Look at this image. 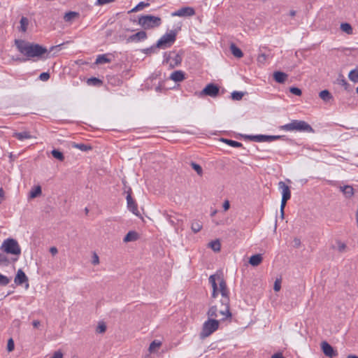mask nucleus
<instances>
[{
  "instance_id": "1",
  "label": "nucleus",
  "mask_w": 358,
  "mask_h": 358,
  "mask_svg": "<svg viewBox=\"0 0 358 358\" xmlns=\"http://www.w3.org/2000/svg\"><path fill=\"white\" fill-rule=\"evenodd\" d=\"M15 45L17 50L26 57L24 59H18L20 62H26L34 57H42L44 54L48 52V50L45 47L21 39H15Z\"/></svg>"
},
{
  "instance_id": "2",
  "label": "nucleus",
  "mask_w": 358,
  "mask_h": 358,
  "mask_svg": "<svg viewBox=\"0 0 358 358\" xmlns=\"http://www.w3.org/2000/svg\"><path fill=\"white\" fill-rule=\"evenodd\" d=\"M217 281L220 286L219 289L222 295L220 303L221 306H224V308L220 310V313L222 315V320H224L228 317H231V313L229 309V291L226 282L222 278L218 277Z\"/></svg>"
},
{
  "instance_id": "3",
  "label": "nucleus",
  "mask_w": 358,
  "mask_h": 358,
  "mask_svg": "<svg viewBox=\"0 0 358 358\" xmlns=\"http://www.w3.org/2000/svg\"><path fill=\"white\" fill-rule=\"evenodd\" d=\"M280 129L284 131H300V132H307V133H313L314 132V129L313 127L306 122L303 120H292L291 122L288 124H285L280 127Z\"/></svg>"
},
{
  "instance_id": "4",
  "label": "nucleus",
  "mask_w": 358,
  "mask_h": 358,
  "mask_svg": "<svg viewBox=\"0 0 358 358\" xmlns=\"http://www.w3.org/2000/svg\"><path fill=\"white\" fill-rule=\"evenodd\" d=\"M138 23L144 29H150L159 27L162 24V19L159 17L145 15L138 17Z\"/></svg>"
},
{
  "instance_id": "5",
  "label": "nucleus",
  "mask_w": 358,
  "mask_h": 358,
  "mask_svg": "<svg viewBox=\"0 0 358 358\" xmlns=\"http://www.w3.org/2000/svg\"><path fill=\"white\" fill-rule=\"evenodd\" d=\"M1 249L7 254L19 256L21 254V248L17 241L13 238L6 239L1 246Z\"/></svg>"
},
{
  "instance_id": "6",
  "label": "nucleus",
  "mask_w": 358,
  "mask_h": 358,
  "mask_svg": "<svg viewBox=\"0 0 358 358\" xmlns=\"http://www.w3.org/2000/svg\"><path fill=\"white\" fill-rule=\"evenodd\" d=\"M219 327V321L211 317L206 321L202 327L200 337L205 338L215 331Z\"/></svg>"
},
{
  "instance_id": "7",
  "label": "nucleus",
  "mask_w": 358,
  "mask_h": 358,
  "mask_svg": "<svg viewBox=\"0 0 358 358\" xmlns=\"http://www.w3.org/2000/svg\"><path fill=\"white\" fill-rule=\"evenodd\" d=\"M176 31L175 30L170 31L163 35L157 42L155 47L159 48H166L170 47L176 39Z\"/></svg>"
},
{
  "instance_id": "8",
  "label": "nucleus",
  "mask_w": 358,
  "mask_h": 358,
  "mask_svg": "<svg viewBox=\"0 0 358 358\" xmlns=\"http://www.w3.org/2000/svg\"><path fill=\"white\" fill-rule=\"evenodd\" d=\"M164 63L169 64L171 68L179 66L182 62V55L175 51L169 52H164Z\"/></svg>"
},
{
  "instance_id": "9",
  "label": "nucleus",
  "mask_w": 358,
  "mask_h": 358,
  "mask_svg": "<svg viewBox=\"0 0 358 358\" xmlns=\"http://www.w3.org/2000/svg\"><path fill=\"white\" fill-rule=\"evenodd\" d=\"M282 136H273V135H245V138L249 139L255 142H271L278 139L282 138Z\"/></svg>"
},
{
  "instance_id": "10",
  "label": "nucleus",
  "mask_w": 358,
  "mask_h": 358,
  "mask_svg": "<svg viewBox=\"0 0 358 358\" xmlns=\"http://www.w3.org/2000/svg\"><path fill=\"white\" fill-rule=\"evenodd\" d=\"M164 215L168 222L176 228V231H178L179 228H180L181 230L183 229L182 224L184 220L181 215L177 213H174V215L164 213Z\"/></svg>"
},
{
  "instance_id": "11",
  "label": "nucleus",
  "mask_w": 358,
  "mask_h": 358,
  "mask_svg": "<svg viewBox=\"0 0 358 358\" xmlns=\"http://www.w3.org/2000/svg\"><path fill=\"white\" fill-rule=\"evenodd\" d=\"M126 192H127L126 199H127V208L129 209V210H130L134 215H139L140 213H139V211L138 209L137 203H136V201L131 196V194H132L131 189L130 187H129L128 190Z\"/></svg>"
},
{
  "instance_id": "12",
  "label": "nucleus",
  "mask_w": 358,
  "mask_h": 358,
  "mask_svg": "<svg viewBox=\"0 0 358 358\" xmlns=\"http://www.w3.org/2000/svg\"><path fill=\"white\" fill-rule=\"evenodd\" d=\"M220 92V87L214 84H208L200 92V96H209L210 97H216Z\"/></svg>"
},
{
  "instance_id": "13",
  "label": "nucleus",
  "mask_w": 358,
  "mask_h": 358,
  "mask_svg": "<svg viewBox=\"0 0 358 358\" xmlns=\"http://www.w3.org/2000/svg\"><path fill=\"white\" fill-rule=\"evenodd\" d=\"M195 14V10L192 7H182L175 12L171 13V15L175 17H191Z\"/></svg>"
},
{
  "instance_id": "14",
  "label": "nucleus",
  "mask_w": 358,
  "mask_h": 358,
  "mask_svg": "<svg viewBox=\"0 0 358 358\" xmlns=\"http://www.w3.org/2000/svg\"><path fill=\"white\" fill-rule=\"evenodd\" d=\"M321 348L324 355L328 357L332 358L338 355L337 351L327 341L321 343Z\"/></svg>"
},
{
  "instance_id": "15",
  "label": "nucleus",
  "mask_w": 358,
  "mask_h": 358,
  "mask_svg": "<svg viewBox=\"0 0 358 358\" xmlns=\"http://www.w3.org/2000/svg\"><path fill=\"white\" fill-rule=\"evenodd\" d=\"M14 282L17 285H22L24 283H27L26 287H29L28 278L22 269H19L15 277Z\"/></svg>"
},
{
  "instance_id": "16",
  "label": "nucleus",
  "mask_w": 358,
  "mask_h": 358,
  "mask_svg": "<svg viewBox=\"0 0 358 358\" xmlns=\"http://www.w3.org/2000/svg\"><path fill=\"white\" fill-rule=\"evenodd\" d=\"M147 38V34L145 31H140L137 33L132 34L127 38V43L135 42L138 43L144 41Z\"/></svg>"
},
{
  "instance_id": "17",
  "label": "nucleus",
  "mask_w": 358,
  "mask_h": 358,
  "mask_svg": "<svg viewBox=\"0 0 358 358\" xmlns=\"http://www.w3.org/2000/svg\"><path fill=\"white\" fill-rule=\"evenodd\" d=\"M278 187L282 190V198L289 200L291 197V191L289 187L283 181L278 182Z\"/></svg>"
},
{
  "instance_id": "18",
  "label": "nucleus",
  "mask_w": 358,
  "mask_h": 358,
  "mask_svg": "<svg viewBox=\"0 0 358 358\" xmlns=\"http://www.w3.org/2000/svg\"><path fill=\"white\" fill-rule=\"evenodd\" d=\"M185 75L183 71H182L180 70L175 71L171 74L170 79L176 83L181 82L183 80H185Z\"/></svg>"
},
{
  "instance_id": "19",
  "label": "nucleus",
  "mask_w": 358,
  "mask_h": 358,
  "mask_svg": "<svg viewBox=\"0 0 358 358\" xmlns=\"http://www.w3.org/2000/svg\"><path fill=\"white\" fill-rule=\"evenodd\" d=\"M287 77V74L282 71H275L273 73V78L275 81L280 84L284 83Z\"/></svg>"
},
{
  "instance_id": "20",
  "label": "nucleus",
  "mask_w": 358,
  "mask_h": 358,
  "mask_svg": "<svg viewBox=\"0 0 358 358\" xmlns=\"http://www.w3.org/2000/svg\"><path fill=\"white\" fill-rule=\"evenodd\" d=\"M13 136L18 139L19 141H24L25 139H29L32 136L30 134L29 131H24L22 132H15L13 134Z\"/></svg>"
},
{
  "instance_id": "21",
  "label": "nucleus",
  "mask_w": 358,
  "mask_h": 358,
  "mask_svg": "<svg viewBox=\"0 0 358 358\" xmlns=\"http://www.w3.org/2000/svg\"><path fill=\"white\" fill-rule=\"evenodd\" d=\"M263 260L262 256L261 254H257L252 255L249 259V263L253 266H257L259 265Z\"/></svg>"
},
{
  "instance_id": "22",
  "label": "nucleus",
  "mask_w": 358,
  "mask_h": 358,
  "mask_svg": "<svg viewBox=\"0 0 358 358\" xmlns=\"http://www.w3.org/2000/svg\"><path fill=\"white\" fill-rule=\"evenodd\" d=\"M222 309L224 308L223 306H222ZM221 310V308L220 310L217 309V307L216 306H211L208 313H207V315L208 317H211V318H214V317H217L219 316V315H220L221 316H222L220 313V310Z\"/></svg>"
},
{
  "instance_id": "23",
  "label": "nucleus",
  "mask_w": 358,
  "mask_h": 358,
  "mask_svg": "<svg viewBox=\"0 0 358 358\" xmlns=\"http://www.w3.org/2000/svg\"><path fill=\"white\" fill-rule=\"evenodd\" d=\"M340 189L347 198H350L354 195V189L350 185H345L341 187Z\"/></svg>"
},
{
  "instance_id": "24",
  "label": "nucleus",
  "mask_w": 358,
  "mask_h": 358,
  "mask_svg": "<svg viewBox=\"0 0 358 358\" xmlns=\"http://www.w3.org/2000/svg\"><path fill=\"white\" fill-rule=\"evenodd\" d=\"M230 50L232 55L237 58H241L243 56L242 50L239 48H238L234 43L231 44Z\"/></svg>"
},
{
  "instance_id": "25",
  "label": "nucleus",
  "mask_w": 358,
  "mask_h": 358,
  "mask_svg": "<svg viewBox=\"0 0 358 358\" xmlns=\"http://www.w3.org/2000/svg\"><path fill=\"white\" fill-rule=\"evenodd\" d=\"M138 238V234L134 231H129L127 235L124 236L123 241L125 243L134 241Z\"/></svg>"
},
{
  "instance_id": "26",
  "label": "nucleus",
  "mask_w": 358,
  "mask_h": 358,
  "mask_svg": "<svg viewBox=\"0 0 358 358\" xmlns=\"http://www.w3.org/2000/svg\"><path fill=\"white\" fill-rule=\"evenodd\" d=\"M319 96L325 102H328L333 99L331 94L327 90L321 91L319 94Z\"/></svg>"
},
{
  "instance_id": "27",
  "label": "nucleus",
  "mask_w": 358,
  "mask_h": 358,
  "mask_svg": "<svg viewBox=\"0 0 358 358\" xmlns=\"http://www.w3.org/2000/svg\"><path fill=\"white\" fill-rule=\"evenodd\" d=\"M42 193L41 187L40 185L36 186L32 188L29 192V198L34 199L40 196Z\"/></svg>"
},
{
  "instance_id": "28",
  "label": "nucleus",
  "mask_w": 358,
  "mask_h": 358,
  "mask_svg": "<svg viewBox=\"0 0 358 358\" xmlns=\"http://www.w3.org/2000/svg\"><path fill=\"white\" fill-rule=\"evenodd\" d=\"M221 141L224 143H225L227 145L234 147V148H241L243 147V144L240 142L227 139V138H222Z\"/></svg>"
},
{
  "instance_id": "29",
  "label": "nucleus",
  "mask_w": 358,
  "mask_h": 358,
  "mask_svg": "<svg viewBox=\"0 0 358 358\" xmlns=\"http://www.w3.org/2000/svg\"><path fill=\"white\" fill-rule=\"evenodd\" d=\"M73 148L79 149L80 150L83 151V152L91 150L92 149V148L90 145L84 144V143H74L73 144Z\"/></svg>"
},
{
  "instance_id": "30",
  "label": "nucleus",
  "mask_w": 358,
  "mask_h": 358,
  "mask_svg": "<svg viewBox=\"0 0 358 358\" xmlns=\"http://www.w3.org/2000/svg\"><path fill=\"white\" fill-rule=\"evenodd\" d=\"M338 83L343 86L345 90L348 92H350L352 90V86L347 82V80L342 76L341 78L338 79Z\"/></svg>"
},
{
  "instance_id": "31",
  "label": "nucleus",
  "mask_w": 358,
  "mask_h": 358,
  "mask_svg": "<svg viewBox=\"0 0 358 358\" xmlns=\"http://www.w3.org/2000/svg\"><path fill=\"white\" fill-rule=\"evenodd\" d=\"M348 78L353 83H358V68L352 69L348 74Z\"/></svg>"
},
{
  "instance_id": "32",
  "label": "nucleus",
  "mask_w": 358,
  "mask_h": 358,
  "mask_svg": "<svg viewBox=\"0 0 358 358\" xmlns=\"http://www.w3.org/2000/svg\"><path fill=\"white\" fill-rule=\"evenodd\" d=\"M191 229L194 233L200 231L202 229V224L199 220H194L191 224Z\"/></svg>"
},
{
  "instance_id": "33",
  "label": "nucleus",
  "mask_w": 358,
  "mask_h": 358,
  "mask_svg": "<svg viewBox=\"0 0 358 358\" xmlns=\"http://www.w3.org/2000/svg\"><path fill=\"white\" fill-rule=\"evenodd\" d=\"M79 15V13L74 11H69L66 13L64 16V20L65 22H71L72 21L75 17H78Z\"/></svg>"
},
{
  "instance_id": "34",
  "label": "nucleus",
  "mask_w": 358,
  "mask_h": 358,
  "mask_svg": "<svg viewBox=\"0 0 358 358\" xmlns=\"http://www.w3.org/2000/svg\"><path fill=\"white\" fill-rule=\"evenodd\" d=\"M110 62H111V59L108 58L106 55H100L96 59L95 63L97 64H100L110 63Z\"/></svg>"
},
{
  "instance_id": "35",
  "label": "nucleus",
  "mask_w": 358,
  "mask_h": 358,
  "mask_svg": "<svg viewBox=\"0 0 358 358\" xmlns=\"http://www.w3.org/2000/svg\"><path fill=\"white\" fill-rule=\"evenodd\" d=\"M10 264L8 256L4 253H0V266H7Z\"/></svg>"
},
{
  "instance_id": "36",
  "label": "nucleus",
  "mask_w": 358,
  "mask_h": 358,
  "mask_svg": "<svg viewBox=\"0 0 358 358\" xmlns=\"http://www.w3.org/2000/svg\"><path fill=\"white\" fill-rule=\"evenodd\" d=\"M341 29L343 32L347 33L348 34H352V27L348 22L341 23Z\"/></svg>"
},
{
  "instance_id": "37",
  "label": "nucleus",
  "mask_w": 358,
  "mask_h": 358,
  "mask_svg": "<svg viewBox=\"0 0 358 358\" xmlns=\"http://www.w3.org/2000/svg\"><path fill=\"white\" fill-rule=\"evenodd\" d=\"M209 247L215 252H219L221 248L220 243L218 240L213 241L209 243Z\"/></svg>"
},
{
  "instance_id": "38",
  "label": "nucleus",
  "mask_w": 358,
  "mask_h": 358,
  "mask_svg": "<svg viewBox=\"0 0 358 358\" xmlns=\"http://www.w3.org/2000/svg\"><path fill=\"white\" fill-rule=\"evenodd\" d=\"M20 30L22 32H25L27 29V27L29 24V20L26 17H22L20 21Z\"/></svg>"
},
{
  "instance_id": "39",
  "label": "nucleus",
  "mask_w": 358,
  "mask_h": 358,
  "mask_svg": "<svg viewBox=\"0 0 358 358\" xmlns=\"http://www.w3.org/2000/svg\"><path fill=\"white\" fill-rule=\"evenodd\" d=\"M51 153H52V155L53 156V157H55V159H57L61 162L64 161V154L62 152H60L59 150L54 149L52 150Z\"/></svg>"
},
{
  "instance_id": "40",
  "label": "nucleus",
  "mask_w": 358,
  "mask_h": 358,
  "mask_svg": "<svg viewBox=\"0 0 358 358\" xmlns=\"http://www.w3.org/2000/svg\"><path fill=\"white\" fill-rule=\"evenodd\" d=\"M244 94L243 92L234 91L231 94V97L234 101H239L242 99Z\"/></svg>"
},
{
  "instance_id": "41",
  "label": "nucleus",
  "mask_w": 358,
  "mask_h": 358,
  "mask_svg": "<svg viewBox=\"0 0 358 358\" xmlns=\"http://www.w3.org/2000/svg\"><path fill=\"white\" fill-rule=\"evenodd\" d=\"M190 165H191L192 168L197 173V174L199 176H201L203 175V169L199 164H198L194 162H192L190 163Z\"/></svg>"
},
{
  "instance_id": "42",
  "label": "nucleus",
  "mask_w": 358,
  "mask_h": 358,
  "mask_svg": "<svg viewBox=\"0 0 358 358\" xmlns=\"http://www.w3.org/2000/svg\"><path fill=\"white\" fill-rule=\"evenodd\" d=\"M150 6L149 3H145L143 1L140 2L138 3L131 10V12H137L141 10H142L145 7H148Z\"/></svg>"
},
{
  "instance_id": "43",
  "label": "nucleus",
  "mask_w": 358,
  "mask_h": 358,
  "mask_svg": "<svg viewBox=\"0 0 358 358\" xmlns=\"http://www.w3.org/2000/svg\"><path fill=\"white\" fill-rule=\"evenodd\" d=\"M10 282V278L0 273V286H6Z\"/></svg>"
},
{
  "instance_id": "44",
  "label": "nucleus",
  "mask_w": 358,
  "mask_h": 358,
  "mask_svg": "<svg viewBox=\"0 0 358 358\" xmlns=\"http://www.w3.org/2000/svg\"><path fill=\"white\" fill-rule=\"evenodd\" d=\"M87 83L88 84H92L93 85H99L102 83V81L97 78L93 77L88 79Z\"/></svg>"
},
{
  "instance_id": "45",
  "label": "nucleus",
  "mask_w": 358,
  "mask_h": 358,
  "mask_svg": "<svg viewBox=\"0 0 358 358\" xmlns=\"http://www.w3.org/2000/svg\"><path fill=\"white\" fill-rule=\"evenodd\" d=\"M161 345V342L159 341H152L150 345V347H149V350L150 352H152L153 350H155L156 348H159Z\"/></svg>"
},
{
  "instance_id": "46",
  "label": "nucleus",
  "mask_w": 358,
  "mask_h": 358,
  "mask_svg": "<svg viewBox=\"0 0 358 358\" xmlns=\"http://www.w3.org/2000/svg\"><path fill=\"white\" fill-rule=\"evenodd\" d=\"M106 331V325L103 322L99 323L96 332L99 334L104 333Z\"/></svg>"
},
{
  "instance_id": "47",
  "label": "nucleus",
  "mask_w": 358,
  "mask_h": 358,
  "mask_svg": "<svg viewBox=\"0 0 358 358\" xmlns=\"http://www.w3.org/2000/svg\"><path fill=\"white\" fill-rule=\"evenodd\" d=\"M289 92L292 94H294L296 96H301V94H302L301 90L299 88L296 87H290L289 88Z\"/></svg>"
},
{
  "instance_id": "48",
  "label": "nucleus",
  "mask_w": 358,
  "mask_h": 358,
  "mask_svg": "<svg viewBox=\"0 0 358 358\" xmlns=\"http://www.w3.org/2000/svg\"><path fill=\"white\" fill-rule=\"evenodd\" d=\"M14 348H15L14 341H13V338H10L8 341L7 350L8 352H11L14 350Z\"/></svg>"
},
{
  "instance_id": "49",
  "label": "nucleus",
  "mask_w": 358,
  "mask_h": 358,
  "mask_svg": "<svg viewBox=\"0 0 358 358\" xmlns=\"http://www.w3.org/2000/svg\"><path fill=\"white\" fill-rule=\"evenodd\" d=\"M281 288V280L280 279H276L274 282L273 289L275 292L280 291Z\"/></svg>"
},
{
  "instance_id": "50",
  "label": "nucleus",
  "mask_w": 358,
  "mask_h": 358,
  "mask_svg": "<svg viewBox=\"0 0 358 358\" xmlns=\"http://www.w3.org/2000/svg\"><path fill=\"white\" fill-rule=\"evenodd\" d=\"M288 200L287 199H284L282 198V200H281V205H280V212H281V217L283 219L284 217V208L286 206V203Z\"/></svg>"
},
{
  "instance_id": "51",
  "label": "nucleus",
  "mask_w": 358,
  "mask_h": 358,
  "mask_svg": "<svg viewBox=\"0 0 358 358\" xmlns=\"http://www.w3.org/2000/svg\"><path fill=\"white\" fill-rule=\"evenodd\" d=\"M267 59V56L264 54H260L257 57V62L260 64H264Z\"/></svg>"
},
{
  "instance_id": "52",
  "label": "nucleus",
  "mask_w": 358,
  "mask_h": 358,
  "mask_svg": "<svg viewBox=\"0 0 358 358\" xmlns=\"http://www.w3.org/2000/svg\"><path fill=\"white\" fill-rule=\"evenodd\" d=\"M39 78L43 81H47L50 78V74L48 72H43L40 74Z\"/></svg>"
},
{
  "instance_id": "53",
  "label": "nucleus",
  "mask_w": 358,
  "mask_h": 358,
  "mask_svg": "<svg viewBox=\"0 0 358 358\" xmlns=\"http://www.w3.org/2000/svg\"><path fill=\"white\" fill-rule=\"evenodd\" d=\"M337 244H338V250L340 252H343L346 248V245L344 243H342L341 241H338Z\"/></svg>"
},
{
  "instance_id": "54",
  "label": "nucleus",
  "mask_w": 358,
  "mask_h": 358,
  "mask_svg": "<svg viewBox=\"0 0 358 358\" xmlns=\"http://www.w3.org/2000/svg\"><path fill=\"white\" fill-rule=\"evenodd\" d=\"M92 263L94 265H96L99 263V256L95 252L93 254Z\"/></svg>"
},
{
  "instance_id": "55",
  "label": "nucleus",
  "mask_w": 358,
  "mask_h": 358,
  "mask_svg": "<svg viewBox=\"0 0 358 358\" xmlns=\"http://www.w3.org/2000/svg\"><path fill=\"white\" fill-rule=\"evenodd\" d=\"M115 0H97L96 4L97 5H104L109 3L114 2Z\"/></svg>"
},
{
  "instance_id": "56",
  "label": "nucleus",
  "mask_w": 358,
  "mask_h": 358,
  "mask_svg": "<svg viewBox=\"0 0 358 358\" xmlns=\"http://www.w3.org/2000/svg\"><path fill=\"white\" fill-rule=\"evenodd\" d=\"M156 48L157 47H155V46H152L150 48H148L143 49L142 50V52L143 53H145V54H151L154 51L155 48Z\"/></svg>"
},
{
  "instance_id": "57",
  "label": "nucleus",
  "mask_w": 358,
  "mask_h": 358,
  "mask_svg": "<svg viewBox=\"0 0 358 358\" xmlns=\"http://www.w3.org/2000/svg\"><path fill=\"white\" fill-rule=\"evenodd\" d=\"M218 277H220V275H211L209 277V282L210 284H213V282H217Z\"/></svg>"
},
{
  "instance_id": "58",
  "label": "nucleus",
  "mask_w": 358,
  "mask_h": 358,
  "mask_svg": "<svg viewBox=\"0 0 358 358\" xmlns=\"http://www.w3.org/2000/svg\"><path fill=\"white\" fill-rule=\"evenodd\" d=\"M63 354L61 351H56L51 358H62Z\"/></svg>"
},
{
  "instance_id": "59",
  "label": "nucleus",
  "mask_w": 358,
  "mask_h": 358,
  "mask_svg": "<svg viewBox=\"0 0 358 358\" xmlns=\"http://www.w3.org/2000/svg\"><path fill=\"white\" fill-rule=\"evenodd\" d=\"M50 252L52 255H55L56 254H57L58 252V250L56 247H51L50 248Z\"/></svg>"
},
{
  "instance_id": "60",
  "label": "nucleus",
  "mask_w": 358,
  "mask_h": 358,
  "mask_svg": "<svg viewBox=\"0 0 358 358\" xmlns=\"http://www.w3.org/2000/svg\"><path fill=\"white\" fill-rule=\"evenodd\" d=\"M229 207H230L229 201L226 200L223 203V208L224 210H229Z\"/></svg>"
},
{
  "instance_id": "61",
  "label": "nucleus",
  "mask_w": 358,
  "mask_h": 358,
  "mask_svg": "<svg viewBox=\"0 0 358 358\" xmlns=\"http://www.w3.org/2000/svg\"><path fill=\"white\" fill-rule=\"evenodd\" d=\"M294 247L296 248H299L301 245V241L299 238H295L294 239Z\"/></svg>"
},
{
  "instance_id": "62",
  "label": "nucleus",
  "mask_w": 358,
  "mask_h": 358,
  "mask_svg": "<svg viewBox=\"0 0 358 358\" xmlns=\"http://www.w3.org/2000/svg\"><path fill=\"white\" fill-rule=\"evenodd\" d=\"M4 197V192L2 188H0V203H2V201L3 200Z\"/></svg>"
},
{
  "instance_id": "63",
  "label": "nucleus",
  "mask_w": 358,
  "mask_h": 358,
  "mask_svg": "<svg viewBox=\"0 0 358 358\" xmlns=\"http://www.w3.org/2000/svg\"><path fill=\"white\" fill-rule=\"evenodd\" d=\"M271 358H285L281 353H275L274 354Z\"/></svg>"
},
{
  "instance_id": "64",
  "label": "nucleus",
  "mask_w": 358,
  "mask_h": 358,
  "mask_svg": "<svg viewBox=\"0 0 358 358\" xmlns=\"http://www.w3.org/2000/svg\"><path fill=\"white\" fill-rule=\"evenodd\" d=\"M40 321L38 320H34L33 322H32V324L34 326V327L35 328H37L40 326Z\"/></svg>"
}]
</instances>
